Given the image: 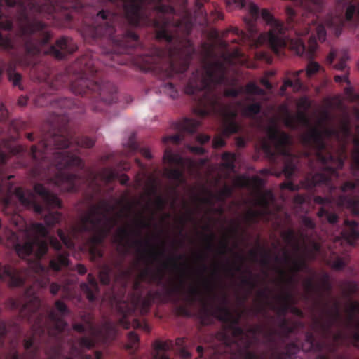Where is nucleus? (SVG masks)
I'll use <instances>...</instances> for the list:
<instances>
[{"label":"nucleus","instance_id":"6ab92c4d","mask_svg":"<svg viewBox=\"0 0 359 359\" xmlns=\"http://www.w3.org/2000/svg\"><path fill=\"white\" fill-rule=\"evenodd\" d=\"M16 0H0V27L3 29H10L12 23L6 15L7 8L15 6Z\"/></svg>","mask_w":359,"mask_h":359},{"label":"nucleus","instance_id":"8fccbe9b","mask_svg":"<svg viewBox=\"0 0 359 359\" xmlns=\"http://www.w3.org/2000/svg\"><path fill=\"white\" fill-rule=\"evenodd\" d=\"M334 81L337 83L348 82V76L346 75H336L334 76Z\"/></svg>","mask_w":359,"mask_h":359},{"label":"nucleus","instance_id":"bb28decb","mask_svg":"<svg viewBox=\"0 0 359 359\" xmlns=\"http://www.w3.org/2000/svg\"><path fill=\"white\" fill-rule=\"evenodd\" d=\"M68 264V257L65 254L59 255L56 259L52 260L50 263V267L55 271L60 270L62 267L67 266Z\"/></svg>","mask_w":359,"mask_h":359},{"label":"nucleus","instance_id":"7c9ffc66","mask_svg":"<svg viewBox=\"0 0 359 359\" xmlns=\"http://www.w3.org/2000/svg\"><path fill=\"white\" fill-rule=\"evenodd\" d=\"M320 68L321 67L318 62L310 61L306 66V76L308 77L313 76L314 74L319 72Z\"/></svg>","mask_w":359,"mask_h":359},{"label":"nucleus","instance_id":"a211bd4d","mask_svg":"<svg viewBox=\"0 0 359 359\" xmlns=\"http://www.w3.org/2000/svg\"><path fill=\"white\" fill-rule=\"evenodd\" d=\"M318 44L315 36H311L306 46L304 43L293 39V53L302 55L304 52L308 51L309 56L312 57L317 49Z\"/></svg>","mask_w":359,"mask_h":359},{"label":"nucleus","instance_id":"b1692460","mask_svg":"<svg viewBox=\"0 0 359 359\" xmlns=\"http://www.w3.org/2000/svg\"><path fill=\"white\" fill-rule=\"evenodd\" d=\"M154 348L156 350V354L154 355V359H170L165 353L166 351L170 350L169 344L163 341H156L154 344Z\"/></svg>","mask_w":359,"mask_h":359},{"label":"nucleus","instance_id":"393cba45","mask_svg":"<svg viewBox=\"0 0 359 359\" xmlns=\"http://www.w3.org/2000/svg\"><path fill=\"white\" fill-rule=\"evenodd\" d=\"M81 287L86 292L87 298L89 301H93L95 297L93 294V290H97V283L90 275H88V284L83 283L81 285Z\"/></svg>","mask_w":359,"mask_h":359},{"label":"nucleus","instance_id":"473e14b6","mask_svg":"<svg viewBox=\"0 0 359 359\" xmlns=\"http://www.w3.org/2000/svg\"><path fill=\"white\" fill-rule=\"evenodd\" d=\"M60 215L57 212L48 214L45 218L46 224L48 226L54 225L60 220Z\"/></svg>","mask_w":359,"mask_h":359},{"label":"nucleus","instance_id":"0e129e2a","mask_svg":"<svg viewBox=\"0 0 359 359\" xmlns=\"http://www.w3.org/2000/svg\"><path fill=\"white\" fill-rule=\"evenodd\" d=\"M239 94L238 91L236 90H228L227 92H226V95L227 96H236Z\"/></svg>","mask_w":359,"mask_h":359},{"label":"nucleus","instance_id":"c9c22d12","mask_svg":"<svg viewBox=\"0 0 359 359\" xmlns=\"http://www.w3.org/2000/svg\"><path fill=\"white\" fill-rule=\"evenodd\" d=\"M165 175L172 180H178L181 177V172L178 170H169L165 171Z\"/></svg>","mask_w":359,"mask_h":359},{"label":"nucleus","instance_id":"a878e982","mask_svg":"<svg viewBox=\"0 0 359 359\" xmlns=\"http://www.w3.org/2000/svg\"><path fill=\"white\" fill-rule=\"evenodd\" d=\"M346 260L344 258L339 256L330 257L327 260V264L329 265L332 269L337 271L342 270L346 266Z\"/></svg>","mask_w":359,"mask_h":359},{"label":"nucleus","instance_id":"aec40b11","mask_svg":"<svg viewBox=\"0 0 359 359\" xmlns=\"http://www.w3.org/2000/svg\"><path fill=\"white\" fill-rule=\"evenodd\" d=\"M86 327L90 330V332L92 334V338H82L79 341V346L81 348H90L93 347L95 344V339L98 334V332L95 328H93L90 324L87 325ZM74 329L79 332H82L86 330V326L80 324L75 325H74Z\"/></svg>","mask_w":359,"mask_h":359},{"label":"nucleus","instance_id":"cd10ccee","mask_svg":"<svg viewBox=\"0 0 359 359\" xmlns=\"http://www.w3.org/2000/svg\"><path fill=\"white\" fill-rule=\"evenodd\" d=\"M297 105L300 109L304 111V112L299 115V120L302 122L301 116L302 114H306V116H308L306 114V112L311 107L312 102L309 97L304 96L299 99Z\"/></svg>","mask_w":359,"mask_h":359},{"label":"nucleus","instance_id":"0eeeda50","mask_svg":"<svg viewBox=\"0 0 359 359\" xmlns=\"http://www.w3.org/2000/svg\"><path fill=\"white\" fill-rule=\"evenodd\" d=\"M225 74L226 68L223 64L207 65L197 70L193 75L185 88V92L189 95H194L209 86L212 83H222Z\"/></svg>","mask_w":359,"mask_h":359},{"label":"nucleus","instance_id":"423d86ee","mask_svg":"<svg viewBox=\"0 0 359 359\" xmlns=\"http://www.w3.org/2000/svg\"><path fill=\"white\" fill-rule=\"evenodd\" d=\"M250 21L263 20L271 26L268 34H263L259 37L260 41H267L273 50L278 53L286 45V36L283 25L275 20L266 10L259 12V8L254 3L248 5Z\"/></svg>","mask_w":359,"mask_h":359},{"label":"nucleus","instance_id":"c85d7f7f","mask_svg":"<svg viewBox=\"0 0 359 359\" xmlns=\"http://www.w3.org/2000/svg\"><path fill=\"white\" fill-rule=\"evenodd\" d=\"M353 144L355 149L353 153V169L359 170V138L355 137L353 139Z\"/></svg>","mask_w":359,"mask_h":359},{"label":"nucleus","instance_id":"f3484780","mask_svg":"<svg viewBox=\"0 0 359 359\" xmlns=\"http://www.w3.org/2000/svg\"><path fill=\"white\" fill-rule=\"evenodd\" d=\"M0 277L8 278L9 284L13 286L20 285L24 280V275L9 266H5L0 270Z\"/></svg>","mask_w":359,"mask_h":359},{"label":"nucleus","instance_id":"79ce46f5","mask_svg":"<svg viewBox=\"0 0 359 359\" xmlns=\"http://www.w3.org/2000/svg\"><path fill=\"white\" fill-rule=\"evenodd\" d=\"M29 268L35 272H39L43 270V267L39 262L29 263Z\"/></svg>","mask_w":359,"mask_h":359},{"label":"nucleus","instance_id":"a19ab883","mask_svg":"<svg viewBox=\"0 0 359 359\" xmlns=\"http://www.w3.org/2000/svg\"><path fill=\"white\" fill-rule=\"evenodd\" d=\"M58 236L60 238L61 241L63 242V243L68 248H71L73 246L72 243L67 239V238L65 236L64 233L61 231L58 232Z\"/></svg>","mask_w":359,"mask_h":359},{"label":"nucleus","instance_id":"37998d69","mask_svg":"<svg viewBox=\"0 0 359 359\" xmlns=\"http://www.w3.org/2000/svg\"><path fill=\"white\" fill-rule=\"evenodd\" d=\"M21 76L18 73H14L13 74H11L9 76V79L12 81L13 84L16 86L19 83L20 81Z\"/></svg>","mask_w":359,"mask_h":359},{"label":"nucleus","instance_id":"2f4dec72","mask_svg":"<svg viewBox=\"0 0 359 359\" xmlns=\"http://www.w3.org/2000/svg\"><path fill=\"white\" fill-rule=\"evenodd\" d=\"M164 161L168 163H179L180 161V156L171 151H166L163 156Z\"/></svg>","mask_w":359,"mask_h":359},{"label":"nucleus","instance_id":"49530a36","mask_svg":"<svg viewBox=\"0 0 359 359\" xmlns=\"http://www.w3.org/2000/svg\"><path fill=\"white\" fill-rule=\"evenodd\" d=\"M292 201H293V205L294 203H304L306 202V198L305 197L302 196H299V195H294L293 194V199H292ZM294 208H293V210Z\"/></svg>","mask_w":359,"mask_h":359},{"label":"nucleus","instance_id":"de8ad7c7","mask_svg":"<svg viewBox=\"0 0 359 359\" xmlns=\"http://www.w3.org/2000/svg\"><path fill=\"white\" fill-rule=\"evenodd\" d=\"M212 144L215 148L220 147L224 145V141L222 137H217L214 139Z\"/></svg>","mask_w":359,"mask_h":359},{"label":"nucleus","instance_id":"1a4fd4ad","mask_svg":"<svg viewBox=\"0 0 359 359\" xmlns=\"http://www.w3.org/2000/svg\"><path fill=\"white\" fill-rule=\"evenodd\" d=\"M268 136V140L262 143V148L267 154L290 155L288 135L274 128L269 131Z\"/></svg>","mask_w":359,"mask_h":359},{"label":"nucleus","instance_id":"338daca9","mask_svg":"<svg viewBox=\"0 0 359 359\" xmlns=\"http://www.w3.org/2000/svg\"><path fill=\"white\" fill-rule=\"evenodd\" d=\"M33 345V340L31 339H27L25 341V348L26 349H29V348L32 347V346Z\"/></svg>","mask_w":359,"mask_h":359},{"label":"nucleus","instance_id":"3c124183","mask_svg":"<svg viewBox=\"0 0 359 359\" xmlns=\"http://www.w3.org/2000/svg\"><path fill=\"white\" fill-rule=\"evenodd\" d=\"M246 179L245 177H238L235 182L234 184L237 186H244L246 182Z\"/></svg>","mask_w":359,"mask_h":359},{"label":"nucleus","instance_id":"ddd939ff","mask_svg":"<svg viewBox=\"0 0 359 359\" xmlns=\"http://www.w3.org/2000/svg\"><path fill=\"white\" fill-rule=\"evenodd\" d=\"M67 312V306L62 302H56L55 310L50 315V319L56 330L59 331L63 330L67 326V324L62 319Z\"/></svg>","mask_w":359,"mask_h":359},{"label":"nucleus","instance_id":"f704fd0d","mask_svg":"<svg viewBox=\"0 0 359 359\" xmlns=\"http://www.w3.org/2000/svg\"><path fill=\"white\" fill-rule=\"evenodd\" d=\"M316 34L318 40L320 42H323L326 39V30L325 27L323 25H319L316 27Z\"/></svg>","mask_w":359,"mask_h":359},{"label":"nucleus","instance_id":"052dcab7","mask_svg":"<svg viewBox=\"0 0 359 359\" xmlns=\"http://www.w3.org/2000/svg\"><path fill=\"white\" fill-rule=\"evenodd\" d=\"M168 140H173L175 142H177L180 140V136L179 135H172L170 137H165L163 138V142H168Z\"/></svg>","mask_w":359,"mask_h":359},{"label":"nucleus","instance_id":"7ed1b4c3","mask_svg":"<svg viewBox=\"0 0 359 359\" xmlns=\"http://www.w3.org/2000/svg\"><path fill=\"white\" fill-rule=\"evenodd\" d=\"M342 194L337 197H323L320 196H315L313 201L315 203L323 205L318 210L317 216L322 222H327L330 224H334L339 221V216L336 213L332 205L334 203L340 208L348 210L353 216H359V198L358 194L354 196L346 195L344 193L348 191H359V179L355 181H346L341 187Z\"/></svg>","mask_w":359,"mask_h":359},{"label":"nucleus","instance_id":"bf43d9fd","mask_svg":"<svg viewBox=\"0 0 359 359\" xmlns=\"http://www.w3.org/2000/svg\"><path fill=\"white\" fill-rule=\"evenodd\" d=\"M189 149H190L191 151L194 153L201 154L203 152V148L200 147H189Z\"/></svg>","mask_w":359,"mask_h":359},{"label":"nucleus","instance_id":"5701e85b","mask_svg":"<svg viewBox=\"0 0 359 359\" xmlns=\"http://www.w3.org/2000/svg\"><path fill=\"white\" fill-rule=\"evenodd\" d=\"M256 200L257 203L263 208L264 214L268 211V206L273 201V196L271 191L259 192Z\"/></svg>","mask_w":359,"mask_h":359},{"label":"nucleus","instance_id":"680f3d73","mask_svg":"<svg viewBox=\"0 0 359 359\" xmlns=\"http://www.w3.org/2000/svg\"><path fill=\"white\" fill-rule=\"evenodd\" d=\"M72 180V177H58L57 180V182H68Z\"/></svg>","mask_w":359,"mask_h":359},{"label":"nucleus","instance_id":"6e6552de","mask_svg":"<svg viewBox=\"0 0 359 359\" xmlns=\"http://www.w3.org/2000/svg\"><path fill=\"white\" fill-rule=\"evenodd\" d=\"M97 210L90 209L88 212L81 218L80 224L78 226L79 231H98V235L93 238L94 243L100 242L108 232V228L104 225L105 219L97 215Z\"/></svg>","mask_w":359,"mask_h":359},{"label":"nucleus","instance_id":"69168bd1","mask_svg":"<svg viewBox=\"0 0 359 359\" xmlns=\"http://www.w3.org/2000/svg\"><path fill=\"white\" fill-rule=\"evenodd\" d=\"M77 271L80 274H84L86 272V268L83 265L77 266Z\"/></svg>","mask_w":359,"mask_h":359},{"label":"nucleus","instance_id":"603ef678","mask_svg":"<svg viewBox=\"0 0 359 359\" xmlns=\"http://www.w3.org/2000/svg\"><path fill=\"white\" fill-rule=\"evenodd\" d=\"M197 140L201 143H205L209 141L210 137L208 135H200L198 136Z\"/></svg>","mask_w":359,"mask_h":359},{"label":"nucleus","instance_id":"13d9d810","mask_svg":"<svg viewBox=\"0 0 359 359\" xmlns=\"http://www.w3.org/2000/svg\"><path fill=\"white\" fill-rule=\"evenodd\" d=\"M239 358L240 359H249L250 358V355L246 353L245 350L240 349L239 351Z\"/></svg>","mask_w":359,"mask_h":359},{"label":"nucleus","instance_id":"f8f14e48","mask_svg":"<svg viewBox=\"0 0 359 359\" xmlns=\"http://www.w3.org/2000/svg\"><path fill=\"white\" fill-rule=\"evenodd\" d=\"M124 9L130 22L135 25H140L141 7L145 4V0H123Z\"/></svg>","mask_w":359,"mask_h":359},{"label":"nucleus","instance_id":"e2e57ef3","mask_svg":"<svg viewBox=\"0 0 359 359\" xmlns=\"http://www.w3.org/2000/svg\"><path fill=\"white\" fill-rule=\"evenodd\" d=\"M50 243L56 250L59 249L60 244L56 238L51 239Z\"/></svg>","mask_w":359,"mask_h":359},{"label":"nucleus","instance_id":"39448f33","mask_svg":"<svg viewBox=\"0 0 359 359\" xmlns=\"http://www.w3.org/2000/svg\"><path fill=\"white\" fill-rule=\"evenodd\" d=\"M245 102L240 103L238 104H232L224 107L221 109L220 114L224 118V134L229 135L230 134L236 133L239 129V126L234 120V117L236 116L238 112H241L243 116L251 117L260 111V105L257 103L245 106L246 102L252 100L251 96L252 95H259L263 93L257 85L255 83H249L245 89Z\"/></svg>","mask_w":359,"mask_h":359},{"label":"nucleus","instance_id":"412c9836","mask_svg":"<svg viewBox=\"0 0 359 359\" xmlns=\"http://www.w3.org/2000/svg\"><path fill=\"white\" fill-rule=\"evenodd\" d=\"M34 190L38 194L42 196L44 202L47 204L48 206L50 208H56L60 206V202L58 198L54 194L47 192L43 185L36 184L34 187Z\"/></svg>","mask_w":359,"mask_h":359},{"label":"nucleus","instance_id":"9b49d317","mask_svg":"<svg viewBox=\"0 0 359 359\" xmlns=\"http://www.w3.org/2000/svg\"><path fill=\"white\" fill-rule=\"evenodd\" d=\"M15 196L18 199L19 202L25 207L32 206L34 212L40 213L42 211V208L34 203L35 196L28 190L23 191L20 188H16L13 193L11 188L9 189L8 197L4 199V203L8 208L12 203V198Z\"/></svg>","mask_w":359,"mask_h":359},{"label":"nucleus","instance_id":"4468645a","mask_svg":"<svg viewBox=\"0 0 359 359\" xmlns=\"http://www.w3.org/2000/svg\"><path fill=\"white\" fill-rule=\"evenodd\" d=\"M55 163L59 170L70 169L72 167L80 166L81 165V161L79 157L69 155L66 151L57 154Z\"/></svg>","mask_w":359,"mask_h":359},{"label":"nucleus","instance_id":"2eb2a0df","mask_svg":"<svg viewBox=\"0 0 359 359\" xmlns=\"http://www.w3.org/2000/svg\"><path fill=\"white\" fill-rule=\"evenodd\" d=\"M345 229L341 231L342 238L353 245L359 238V223L355 220L345 219Z\"/></svg>","mask_w":359,"mask_h":359},{"label":"nucleus","instance_id":"864d4df0","mask_svg":"<svg viewBox=\"0 0 359 359\" xmlns=\"http://www.w3.org/2000/svg\"><path fill=\"white\" fill-rule=\"evenodd\" d=\"M32 153L34 158L38 159L41 158L40 151H38L36 147H32Z\"/></svg>","mask_w":359,"mask_h":359},{"label":"nucleus","instance_id":"20e7f679","mask_svg":"<svg viewBox=\"0 0 359 359\" xmlns=\"http://www.w3.org/2000/svg\"><path fill=\"white\" fill-rule=\"evenodd\" d=\"M11 223L20 231H25L28 236H32L34 241L26 242L23 245L15 243L18 236L15 233H12L8 238L13 240L17 254L22 259H26L28 256H32L34 259H38L40 257L45 255L48 250L46 241L45 239L48 231L45 224L41 223L32 224L27 228L25 226V222L22 217L19 215H15L11 219Z\"/></svg>","mask_w":359,"mask_h":359},{"label":"nucleus","instance_id":"6e6d98bb","mask_svg":"<svg viewBox=\"0 0 359 359\" xmlns=\"http://www.w3.org/2000/svg\"><path fill=\"white\" fill-rule=\"evenodd\" d=\"M59 290H60V286L57 284H56V283L51 284V285H50V292L53 294H57V292L59 291Z\"/></svg>","mask_w":359,"mask_h":359},{"label":"nucleus","instance_id":"c03bdc74","mask_svg":"<svg viewBox=\"0 0 359 359\" xmlns=\"http://www.w3.org/2000/svg\"><path fill=\"white\" fill-rule=\"evenodd\" d=\"M337 56V53L334 50L332 49L330 54L326 58V62L328 65H332Z\"/></svg>","mask_w":359,"mask_h":359},{"label":"nucleus","instance_id":"4be33fe9","mask_svg":"<svg viewBox=\"0 0 359 359\" xmlns=\"http://www.w3.org/2000/svg\"><path fill=\"white\" fill-rule=\"evenodd\" d=\"M200 104L206 107V109L200 110L202 115L215 112L219 107L217 98L205 92V96L199 100Z\"/></svg>","mask_w":359,"mask_h":359},{"label":"nucleus","instance_id":"72a5a7b5","mask_svg":"<svg viewBox=\"0 0 359 359\" xmlns=\"http://www.w3.org/2000/svg\"><path fill=\"white\" fill-rule=\"evenodd\" d=\"M70 41L67 39L61 38L57 41L56 46L60 50L69 53L72 52V50H70L67 47Z\"/></svg>","mask_w":359,"mask_h":359},{"label":"nucleus","instance_id":"f257e3e1","mask_svg":"<svg viewBox=\"0 0 359 359\" xmlns=\"http://www.w3.org/2000/svg\"><path fill=\"white\" fill-rule=\"evenodd\" d=\"M301 119L306 128L302 136L303 144L314 153L322 170L309 174L306 178V186L311 190L325 185L332 192L336 189L332 180L339 177L338 170L343 168L346 158L347 146L352 135L349 121L344 120L339 128H322L323 120L313 125L306 114H302Z\"/></svg>","mask_w":359,"mask_h":359},{"label":"nucleus","instance_id":"c756f323","mask_svg":"<svg viewBox=\"0 0 359 359\" xmlns=\"http://www.w3.org/2000/svg\"><path fill=\"white\" fill-rule=\"evenodd\" d=\"M139 337L135 332H130L128 336L127 349H136L138 346Z\"/></svg>","mask_w":359,"mask_h":359},{"label":"nucleus","instance_id":"e433bc0d","mask_svg":"<svg viewBox=\"0 0 359 359\" xmlns=\"http://www.w3.org/2000/svg\"><path fill=\"white\" fill-rule=\"evenodd\" d=\"M347 59H348V57H347L346 54L344 53V55L341 57L339 62H337L334 65V68L338 70H344L346 67V62Z\"/></svg>","mask_w":359,"mask_h":359},{"label":"nucleus","instance_id":"9d476101","mask_svg":"<svg viewBox=\"0 0 359 359\" xmlns=\"http://www.w3.org/2000/svg\"><path fill=\"white\" fill-rule=\"evenodd\" d=\"M302 224L304 229H303L300 233L302 240L301 246H299L298 243L297 233L293 227V231L295 233V241L298 246V250L296 254L297 257H299L300 255H302L304 248L310 245L311 242H315L320 245V244L316 240L315 238L316 224L314 221L310 217H304L302 219Z\"/></svg>","mask_w":359,"mask_h":359},{"label":"nucleus","instance_id":"f03ea898","mask_svg":"<svg viewBox=\"0 0 359 359\" xmlns=\"http://www.w3.org/2000/svg\"><path fill=\"white\" fill-rule=\"evenodd\" d=\"M293 231V316L297 315L299 310L295 306L296 304V290L298 285V273L302 272L307 276L302 279V285L304 290V297L309 301L315 308H320L322 313L326 314L327 320H323V317H313L312 323V330L320 333V330L315 325V320L319 319L323 323H330L333 320L332 314L334 313L336 308V304H339L338 302L334 303V307L332 310L325 309V305L322 306V298L324 291H330L332 285L330 282L328 273H323L320 278V282H316V272L310 266L309 262L316 260L321 255V246L315 242H311L310 245L304 248L302 255L296 256L298 246L295 241V235ZM340 312V311L339 310Z\"/></svg>","mask_w":359,"mask_h":359},{"label":"nucleus","instance_id":"774afa93","mask_svg":"<svg viewBox=\"0 0 359 359\" xmlns=\"http://www.w3.org/2000/svg\"><path fill=\"white\" fill-rule=\"evenodd\" d=\"M161 11L162 12H165V13H167V12L172 13V12H173L174 9L170 6H163V7L161 8Z\"/></svg>","mask_w":359,"mask_h":359},{"label":"nucleus","instance_id":"5fc2aeb1","mask_svg":"<svg viewBox=\"0 0 359 359\" xmlns=\"http://www.w3.org/2000/svg\"><path fill=\"white\" fill-rule=\"evenodd\" d=\"M180 355L182 358H189L191 357L190 353L186 349H182L180 352Z\"/></svg>","mask_w":359,"mask_h":359},{"label":"nucleus","instance_id":"58836bf2","mask_svg":"<svg viewBox=\"0 0 359 359\" xmlns=\"http://www.w3.org/2000/svg\"><path fill=\"white\" fill-rule=\"evenodd\" d=\"M351 339L353 346L359 349V332L354 331L351 335Z\"/></svg>","mask_w":359,"mask_h":359},{"label":"nucleus","instance_id":"a18cd8bd","mask_svg":"<svg viewBox=\"0 0 359 359\" xmlns=\"http://www.w3.org/2000/svg\"><path fill=\"white\" fill-rule=\"evenodd\" d=\"M229 4H233L235 6V7H245V0H229L228 1Z\"/></svg>","mask_w":359,"mask_h":359},{"label":"nucleus","instance_id":"ea45409f","mask_svg":"<svg viewBox=\"0 0 359 359\" xmlns=\"http://www.w3.org/2000/svg\"><path fill=\"white\" fill-rule=\"evenodd\" d=\"M55 138V141L57 142H62V143H61V144H56V147H57V149H62L64 147H68L69 142L64 137H60V136H57Z\"/></svg>","mask_w":359,"mask_h":359},{"label":"nucleus","instance_id":"09e8293b","mask_svg":"<svg viewBox=\"0 0 359 359\" xmlns=\"http://www.w3.org/2000/svg\"><path fill=\"white\" fill-rule=\"evenodd\" d=\"M100 278L102 283H103L104 284H107L109 281V275L103 271L100 272Z\"/></svg>","mask_w":359,"mask_h":359},{"label":"nucleus","instance_id":"dca6fc26","mask_svg":"<svg viewBox=\"0 0 359 359\" xmlns=\"http://www.w3.org/2000/svg\"><path fill=\"white\" fill-rule=\"evenodd\" d=\"M346 312L347 315L346 325L359 330V302L349 299Z\"/></svg>","mask_w":359,"mask_h":359},{"label":"nucleus","instance_id":"4c0bfd02","mask_svg":"<svg viewBox=\"0 0 359 359\" xmlns=\"http://www.w3.org/2000/svg\"><path fill=\"white\" fill-rule=\"evenodd\" d=\"M346 285L348 295H351L357 292L358 285L355 282H347Z\"/></svg>","mask_w":359,"mask_h":359},{"label":"nucleus","instance_id":"4d7b16f0","mask_svg":"<svg viewBox=\"0 0 359 359\" xmlns=\"http://www.w3.org/2000/svg\"><path fill=\"white\" fill-rule=\"evenodd\" d=\"M7 116V111L3 104H0V118H4Z\"/></svg>","mask_w":359,"mask_h":359}]
</instances>
